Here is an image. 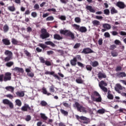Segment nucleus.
<instances>
[{
    "mask_svg": "<svg viewBox=\"0 0 126 126\" xmlns=\"http://www.w3.org/2000/svg\"><path fill=\"white\" fill-rule=\"evenodd\" d=\"M73 107L77 109L78 112L80 113H85V114L87 113V109L83 107V106L79 103L78 102H75V103L73 104Z\"/></svg>",
    "mask_w": 126,
    "mask_h": 126,
    "instance_id": "f257e3e1",
    "label": "nucleus"
},
{
    "mask_svg": "<svg viewBox=\"0 0 126 126\" xmlns=\"http://www.w3.org/2000/svg\"><path fill=\"white\" fill-rule=\"evenodd\" d=\"M33 108L34 106L32 105L30 107L29 104L25 103L24 106L21 107V110L23 111V112H29V113L33 114L34 113Z\"/></svg>",
    "mask_w": 126,
    "mask_h": 126,
    "instance_id": "f03ea898",
    "label": "nucleus"
},
{
    "mask_svg": "<svg viewBox=\"0 0 126 126\" xmlns=\"http://www.w3.org/2000/svg\"><path fill=\"white\" fill-rule=\"evenodd\" d=\"M92 98L94 102H100L102 101V97L97 91H94Z\"/></svg>",
    "mask_w": 126,
    "mask_h": 126,
    "instance_id": "7ed1b4c3",
    "label": "nucleus"
},
{
    "mask_svg": "<svg viewBox=\"0 0 126 126\" xmlns=\"http://www.w3.org/2000/svg\"><path fill=\"white\" fill-rule=\"evenodd\" d=\"M77 61H82L81 56L78 55L74 57L73 59L71 60L70 61V64L72 65V66H75L77 64Z\"/></svg>",
    "mask_w": 126,
    "mask_h": 126,
    "instance_id": "20e7f679",
    "label": "nucleus"
},
{
    "mask_svg": "<svg viewBox=\"0 0 126 126\" xmlns=\"http://www.w3.org/2000/svg\"><path fill=\"white\" fill-rule=\"evenodd\" d=\"M41 34L40 35V38L44 40V39H47L50 37V33L47 32L46 29H42L41 30Z\"/></svg>",
    "mask_w": 126,
    "mask_h": 126,
    "instance_id": "39448f33",
    "label": "nucleus"
},
{
    "mask_svg": "<svg viewBox=\"0 0 126 126\" xmlns=\"http://www.w3.org/2000/svg\"><path fill=\"white\" fill-rule=\"evenodd\" d=\"M4 55H5V56H8L5 58V62H9V61H11V60H12V56L13 54L11 51L9 50H6L4 52Z\"/></svg>",
    "mask_w": 126,
    "mask_h": 126,
    "instance_id": "423d86ee",
    "label": "nucleus"
},
{
    "mask_svg": "<svg viewBox=\"0 0 126 126\" xmlns=\"http://www.w3.org/2000/svg\"><path fill=\"white\" fill-rule=\"evenodd\" d=\"M76 118L77 120H78L79 121H85L83 122V123L85 124V125H88V124H89L90 122V121H89V119L85 116H79L78 115H76Z\"/></svg>",
    "mask_w": 126,
    "mask_h": 126,
    "instance_id": "0eeeda50",
    "label": "nucleus"
},
{
    "mask_svg": "<svg viewBox=\"0 0 126 126\" xmlns=\"http://www.w3.org/2000/svg\"><path fill=\"white\" fill-rule=\"evenodd\" d=\"M2 103L3 104H4V105H8L10 109H13V108L14 107V106L13 105V103L8 99H3Z\"/></svg>",
    "mask_w": 126,
    "mask_h": 126,
    "instance_id": "6e6552de",
    "label": "nucleus"
},
{
    "mask_svg": "<svg viewBox=\"0 0 126 126\" xmlns=\"http://www.w3.org/2000/svg\"><path fill=\"white\" fill-rule=\"evenodd\" d=\"M10 80H11V73L9 72L5 73L3 81L6 82V81H10Z\"/></svg>",
    "mask_w": 126,
    "mask_h": 126,
    "instance_id": "1a4fd4ad",
    "label": "nucleus"
},
{
    "mask_svg": "<svg viewBox=\"0 0 126 126\" xmlns=\"http://www.w3.org/2000/svg\"><path fill=\"white\" fill-rule=\"evenodd\" d=\"M45 74L49 75H53V76H54V77H55V78H57V79L58 80H61V78L60 77V76H59L57 74H55L54 71L50 72V71H46L45 72Z\"/></svg>",
    "mask_w": 126,
    "mask_h": 126,
    "instance_id": "9d476101",
    "label": "nucleus"
},
{
    "mask_svg": "<svg viewBox=\"0 0 126 126\" xmlns=\"http://www.w3.org/2000/svg\"><path fill=\"white\" fill-rule=\"evenodd\" d=\"M123 89H125V88L122 86L121 84H117L115 87V90L116 91V92H118V93L119 94H121L120 90H123Z\"/></svg>",
    "mask_w": 126,
    "mask_h": 126,
    "instance_id": "9b49d317",
    "label": "nucleus"
},
{
    "mask_svg": "<svg viewBox=\"0 0 126 126\" xmlns=\"http://www.w3.org/2000/svg\"><path fill=\"white\" fill-rule=\"evenodd\" d=\"M92 53H94V51L90 48H84L83 51L81 52L82 54H84L85 55H87L88 54H92Z\"/></svg>",
    "mask_w": 126,
    "mask_h": 126,
    "instance_id": "f8f14e48",
    "label": "nucleus"
},
{
    "mask_svg": "<svg viewBox=\"0 0 126 126\" xmlns=\"http://www.w3.org/2000/svg\"><path fill=\"white\" fill-rule=\"evenodd\" d=\"M116 6H118L120 9H124V8H126V5L125 4V3L123 1H119L117 2Z\"/></svg>",
    "mask_w": 126,
    "mask_h": 126,
    "instance_id": "ddd939ff",
    "label": "nucleus"
},
{
    "mask_svg": "<svg viewBox=\"0 0 126 126\" xmlns=\"http://www.w3.org/2000/svg\"><path fill=\"white\" fill-rule=\"evenodd\" d=\"M2 42L5 46H9L11 44L10 40L7 38L2 39Z\"/></svg>",
    "mask_w": 126,
    "mask_h": 126,
    "instance_id": "4468645a",
    "label": "nucleus"
},
{
    "mask_svg": "<svg viewBox=\"0 0 126 126\" xmlns=\"http://www.w3.org/2000/svg\"><path fill=\"white\" fill-rule=\"evenodd\" d=\"M116 76L117 77H119L120 78H121V77L123 78L124 77H126V74L125 72H120L116 74Z\"/></svg>",
    "mask_w": 126,
    "mask_h": 126,
    "instance_id": "2eb2a0df",
    "label": "nucleus"
},
{
    "mask_svg": "<svg viewBox=\"0 0 126 126\" xmlns=\"http://www.w3.org/2000/svg\"><path fill=\"white\" fill-rule=\"evenodd\" d=\"M66 36H67L68 37H70L72 40H73V39H75L74 34L72 33L70 31L68 30V32H67V34H66Z\"/></svg>",
    "mask_w": 126,
    "mask_h": 126,
    "instance_id": "dca6fc26",
    "label": "nucleus"
},
{
    "mask_svg": "<svg viewBox=\"0 0 126 126\" xmlns=\"http://www.w3.org/2000/svg\"><path fill=\"white\" fill-rule=\"evenodd\" d=\"M5 89L7 91H10L11 93H13V94H14V87L12 86H9L6 87Z\"/></svg>",
    "mask_w": 126,
    "mask_h": 126,
    "instance_id": "f3484780",
    "label": "nucleus"
},
{
    "mask_svg": "<svg viewBox=\"0 0 126 126\" xmlns=\"http://www.w3.org/2000/svg\"><path fill=\"white\" fill-rule=\"evenodd\" d=\"M40 115L41 118L42 119V120H43L44 123H45V124H49V123L46 122V121L48 120V117L46 116V115H45V114L44 113H40Z\"/></svg>",
    "mask_w": 126,
    "mask_h": 126,
    "instance_id": "a211bd4d",
    "label": "nucleus"
},
{
    "mask_svg": "<svg viewBox=\"0 0 126 126\" xmlns=\"http://www.w3.org/2000/svg\"><path fill=\"white\" fill-rule=\"evenodd\" d=\"M12 70H14V71H17V72H21V73H23V72H24L23 68L18 67H15L14 68L12 69Z\"/></svg>",
    "mask_w": 126,
    "mask_h": 126,
    "instance_id": "6ab92c4d",
    "label": "nucleus"
},
{
    "mask_svg": "<svg viewBox=\"0 0 126 126\" xmlns=\"http://www.w3.org/2000/svg\"><path fill=\"white\" fill-rule=\"evenodd\" d=\"M86 9L89 10L90 12H92L93 13H95V9H93V7L91 5H88L86 7Z\"/></svg>",
    "mask_w": 126,
    "mask_h": 126,
    "instance_id": "aec40b11",
    "label": "nucleus"
},
{
    "mask_svg": "<svg viewBox=\"0 0 126 126\" xmlns=\"http://www.w3.org/2000/svg\"><path fill=\"white\" fill-rule=\"evenodd\" d=\"M102 27L103 28H104V29H106V30H110V29H111V25L107 23L103 24L102 25Z\"/></svg>",
    "mask_w": 126,
    "mask_h": 126,
    "instance_id": "412c9836",
    "label": "nucleus"
},
{
    "mask_svg": "<svg viewBox=\"0 0 126 126\" xmlns=\"http://www.w3.org/2000/svg\"><path fill=\"white\" fill-rule=\"evenodd\" d=\"M97 75L99 79L101 78H106V77H107L106 74H105V73H102L101 72H99Z\"/></svg>",
    "mask_w": 126,
    "mask_h": 126,
    "instance_id": "4be33fe9",
    "label": "nucleus"
},
{
    "mask_svg": "<svg viewBox=\"0 0 126 126\" xmlns=\"http://www.w3.org/2000/svg\"><path fill=\"white\" fill-rule=\"evenodd\" d=\"M98 85L99 87H103L107 86L108 84H107V83H106V82L104 81L103 80H102L99 83Z\"/></svg>",
    "mask_w": 126,
    "mask_h": 126,
    "instance_id": "5701e85b",
    "label": "nucleus"
},
{
    "mask_svg": "<svg viewBox=\"0 0 126 126\" xmlns=\"http://www.w3.org/2000/svg\"><path fill=\"white\" fill-rule=\"evenodd\" d=\"M17 96H19V97H24L25 95V94L24 93V91L19 92L18 91L16 93Z\"/></svg>",
    "mask_w": 126,
    "mask_h": 126,
    "instance_id": "b1692460",
    "label": "nucleus"
},
{
    "mask_svg": "<svg viewBox=\"0 0 126 126\" xmlns=\"http://www.w3.org/2000/svg\"><path fill=\"white\" fill-rule=\"evenodd\" d=\"M54 38L55 40H58L60 41V40H62L63 39L62 36H61V35L58 33L54 34Z\"/></svg>",
    "mask_w": 126,
    "mask_h": 126,
    "instance_id": "393cba45",
    "label": "nucleus"
},
{
    "mask_svg": "<svg viewBox=\"0 0 126 126\" xmlns=\"http://www.w3.org/2000/svg\"><path fill=\"white\" fill-rule=\"evenodd\" d=\"M60 112L62 115H63L65 117H67V116H68V112L64 110V109H61Z\"/></svg>",
    "mask_w": 126,
    "mask_h": 126,
    "instance_id": "a878e982",
    "label": "nucleus"
},
{
    "mask_svg": "<svg viewBox=\"0 0 126 126\" xmlns=\"http://www.w3.org/2000/svg\"><path fill=\"white\" fill-rule=\"evenodd\" d=\"M92 23L94 26H96V27L100 25V21L98 20H94L92 21Z\"/></svg>",
    "mask_w": 126,
    "mask_h": 126,
    "instance_id": "bb28decb",
    "label": "nucleus"
},
{
    "mask_svg": "<svg viewBox=\"0 0 126 126\" xmlns=\"http://www.w3.org/2000/svg\"><path fill=\"white\" fill-rule=\"evenodd\" d=\"M79 31L81 33H85V32H87V29L85 27H81Z\"/></svg>",
    "mask_w": 126,
    "mask_h": 126,
    "instance_id": "cd10ccee",
    "label": "nucleus"
},
{
    "mask_svg": "<svg viewBox=\"0 0 126 126\" xmlns=\"http://www.w3.org/2000/svg\"><path fill=\"white\" fill-rule=\"evenodd\" d=\"M45 44V45H49V46H51V47H56V44L53 43V42L51 41H46Z\"/></svg>",
    "mask_w": 126,
    "mask_h": 126,
    "instance_id": "c85d7f7f",
    "label": "nucleus"
},
{
    "mask_svg": "<svg viewBox=\"0 0 126 126\" xmlns=\"http://www.w3.org/2000/svg\"><path fill=\"white\" fill-rule=\"evenodd\" d=\"M14 64V63L12 61H10L6 63L5 65L7 67H11L12 65Z\"/></svg>",
    "mask_w": 126,
    "mask_h": 126,
    "instance_id": "c756f323",
    "label": "nucleus"
},
{
    "mask_svg": "<svg viewBox=\"0 0 126 126\" xmlns=\"http://www.w3.org/2000/svg\"><path fill=\"white\" fill-rule=\"evenodd\" d=\"M3 30L4 33H6V32H8V30H9V27H8V26L6 24L3 27Z\"/></svg>",
    "mask_w": 126,
    "mask_h": 126,
    "instance_id": "7c9ffc66",
    "label": "nucleus"
},
{
    "mask_svg": "<svg viewBox=\"0 0 126 126\" xmlns=\"http://www.w3.org/2000/svg\"><path fill=\"white\" fill-rule=\"evenodd\" d=\"M91 64L93 67H96V66H98V65H99V63L97 61H94L92 62Z\"/></svg>",
    "mask_w": 126,
    "mask_h": 126,
    "instance_id": "2f4dec72",
    "label": "nucleus"
},
{
    "mask_svg": "<svg viewBox=\"0 0 126 126\" xmlns=\"http://www.w3.org/2000/svg\"><path fill=\"white\" fill-rule=\"evenodd\" d=\"M105 112L106 110L104 108H102L101 109L98 110L97 112L100 115H103V114H105Z\"/></svg>",
    "mask_w": 126,
    "mask_h": 126,
    "instance_id": "473e14b6",
    "label": "nucleus"
},
{
    "mask_svg": "<svg viewBox=\"0 0 126 126\" xmlns=\"http://www.w3.org/2000/svg\"><path fill=\"white\" fill-rule=\"evenodd\" d=\"M11 40H12L11 42L13 45H18V43H19V42L17 41V40H16L15 38H12Z\"/></svg>",
    "mask_w": 126,
    "mask_h": 126,
    "instance_id": "72a5a7b5",
    "label": "nucleus"
},
{
    "mask_svg": "<svg viewBox=\"0 0 126 126\" xmlns=\"http://www.w3.org/2000/svg\"><path fill=\"white\" fill-rule=\"evenodd\" d=\"M110 12L111 14H115V13H118V10H116V8L113 7L110 10Z\"/></svg>",
    "mask_w": 126,
    "mask_h": 126,
    "instance_id": "f704fd0d",
    "label": "nucleus"
},
{
    "mask_svg": "<svg viewBox=\"0 0 126 126\" xmlns=\"http://www.w3.org/2000/svg\"><path fill=\"white\" fill-rule=\"evenodd\" d=\"M38 47H40V48H42V49H43V50H45V49H46V48H48V46H47V45L43 44V43H39L38 45Z\"/></svg>",
    "mask_w": 126,
    "mask_h": 126,
    "instance_id": "c9c22d12",
    "label": "nucleus"
},
{
    "mask_svg": "<svg viewBox=\"0 0 126 126\" xmlns=\"http://www.w3.org/2000/svg\"><path fill=\"white\" fill-rule=\"evenodd\" d=\"M8 9L10 11L13 12V11H15L16 8H15V7L14 5H13V6H10L8 7Z\"/></svg>",
    "mask_w": 126,
    "mask_h": 126,
    "instance_id": "e433bc0d",
    "label": "nucleus"
},
{
    "mask_svg": "<svg viewBox=\"0 0 126 126\" xmlns=\"http://www.w3.org/2000/svg\"><path fill=\"white\" fill-rule=\"evenodd\" d=\"M67 32H68V30H61L60 31V33L63 34V35H65V36H66V34H67Z\"/></svg>",
    "mask_w": 126,
    "mask_h": 126,
    "instance_id": "4c0bfd02",
    "label": "nucleus"
},
{
    "mask_svg": "<svg viewBox=\"0 0 126 126\" xmlns=\"http://www.w3.org/2000/svg\"><path fill=\"white\" fill-rule=\"evenodd\" d=\"M54 19H55V18H54V17L53 16H50L48 17L46 19V21H53Z\"/></svg>",
    "mask_w": 126,
    "mask_h": 126,
    "instance_id": "58836bf2",
    "label": "nucleus"
},
{
    "mask_svg": "<svg viewBox=\"0 0 126 126\" xmlns=\"http://www.w3.org/2000/svg\"><path fill=\"white\" fill-rule=\"evenodd\" d=\"M118 52H116L115 51H112L111 52V56L113 57H118Z\"/></svg>",
    "mask_w": 126,
    "mask_h": 126,
    "instance_id": "ea45409f",
    "label": "nucleus"
},
{
    "mask_svg": "<svg viewBox=\"0 0 126 126\" xmlns=\"http://www.w3.org/2000/svg\"><path fill=\"white\" fill-rule=\"evenodd\" d=\"M15 102L16 103V105L17 106H19V107H21V105H22V103H21V101H20V99H16L15 100Z\"/></svg>",
    "mask_w": 126,
    "mask_h": 126,
    "instance_id": "a19ab883",
    "label": "nucleus"
},
{
    "mask_svg": "<svg viewBox=\"0 0 126 126\" xmlns=\"http://www.w3.org/2000/svg\"><path fill=\"white\" fill-rule=\"evenodd\" d=\"M100 89L103 91L104 93H107L108 92V89L106 87H99Z\"/></svg>",
    "mask_w": 126,
    "mask_h": 126,
    "instance_id": "79ce46f5",
    "label": "nucleus"
},
{
    "mask_svg": "<svg viewBox=\"0 0 126 126\" xmlns=\"http://www.w3.org/2000/svg\"><path fill=\"white\" fill-rule=\"evenodd\" d=\"M40 104L42 107H46V106L48 105V103H47L45 100H42L41 101Z\"/></svg>",
    "mask_w": 126,
    "mask_h": 126,
    "instance_id": "37998d69",
    "label": "nucleus"
},
{
    "mask_svg": "<svg viewBox=\"0 0 126 126\" xmlns=\"http://www.w3.org/2000/svg\"><path fill=\"white\" fill-rule=\"evenodd\" d=\"M86 68L88 71H92V66L90 65H87L86 66Z\"/></svg>",
    "mask_w": 126,
    "mask_h": 126,
    "instance_id": "c03bdc74",
    "label": "nucleus"
},
{
    "mask_svg": "<svg viewBox=\"0 0 126 126\" xmlns=\"http://www.w3.org/2000/svg\"><path fill=\"white\" fill-rule=\"evenodd\" d=\"M77 63L78 66H80V67L83 68V67H84V66H85V65H84V64L82 63H81L80 62H77Z\"/></svg>",
    "mask_w": 126,
    "mask_h": 126,
    "instance_id": "a18cd8bd",
    "label": "nucleus"
},
{
    "mask_svg": "<svg viewBox=\"0 0 126 126\" xmlns=\"http://www.w3.org/2000/svg\"><path fill=\"white\" fill-rule=\"evenodd\" d=\"M104 13L106 15H110V10L108 9H106L105 10H104Z\"/></svg>",
    "mask_w": 126,
    "mask_h": 126,
    "instance_id": "49530a36",
    "label": "nucleus"
},
{
    "mask_svg": "<svg viewBox=\"0 0 126 126\" xmlns=\"http://www.w3.org/2000/svg\"><path fill=\"white\" fill-rule=\"evenodd\" d=\"M76 82L79 84H81L83 83V80H82L81 79H76Z\"/></svg>",
    "mask_w": 126,
    "mask_h": 126,
    "instance_id": "de8ad7c7",
    "label": "nucleus"
},
{
    "mask_svg": "<svg viewBox=\"0 0 126 126\" xmlns=\"http://www.w3.org/2000/svg\"><path fill=\"white\" fill-rule=\"evenodd\" d=\"M81 44L80 43H76L75 45L73 47V49H78L79 48H80Z\"/></svg>",
    "mask_w": 126,
    "mask_h": 126,
    "instance_id": "09e8293b",
    "label": "nucleus"
},
{
    "mask_svg": "<svg viewBox=\"0 0 126 126\" xmlns=\"http://www.w3.org/2000/svg\"><path fill=\"white\" fill-rule=\"evenodd\" d=\"M49 91L50 92H55V87L54 86V85H52L50 87Z\"/></svg>",
    "mask_w": 126,
    "mask_h": 126,
    "instance_id": "8fccbe9b",
    "label": "nucleus"
},
{
    "mask_svg": "<svg viewBox=\"0 0 126 126\" xmlns=\"http://www.w3.org/2000/svg\"><path fill=\"white\" fill-rule=\"evenodd\" d=\"M73 27L75 28L76 30H78V31H79V29H80V26L75 24L73 25Z\"/></svg>",
    "mask_w": 126,
    "mask_h": 126,
    "instance_id": "3c124183",
    "label": "nucleus"
},
{
    "mask_svg": "<svg viewBox=\"0 0 126 126\" xmlns=\"http://www.w3.org/2000/svg\"><path fill=\"white\" fill-rule=\"evenodd\" d=\"M75 21L76 23H80L81 22V19L79 17H76L75 18Z\"/></svg>",
    "mask_w": 126,
    "mask_h": 126,
    "instance_id": "603ef678",
    "label": "nucleus"
},
{
    "mask_svg": "<svg viewBox=\"0 0 126 126\" xmlns=\"http://www.w3.org/2000/svg\"><path fill=\"white\" fill-rule=\"evenodd\" d=\"M107 98L109 99V100H113V99H114V95H113L112 94H109L107 95Z\"/></svg>",
    "mask_w": 126,
    "mask_h": 126,
    "instance_id": "864d4df0",
    "label": "nucleus"
},
{
    "mask_svg": "<svg viewBox=\"0 0 126 126\" xmlns=\"http://www.w3.org/2000/svg\"><path fill=\"white\" fill-rule=\"evenodd\" d=\"M59 19L62 20L63 21H64V20H66V17L65 16L62 15L59 17Z\"/></svg>",
    "mask_w": 126,
    "mask_h": 126,
    "instance_id": "5fc2aeb1",
    "label": "nucleus"
},
{
    "mask_svg": "<svg viewBox=\"0 0 126 126\" xmlns=\"http://www.w3.org/2000/svg\"><path fill=\"white\" fill-rule=\"evenodd\" d=\"M25 121L27 122H29L30 121H31V116L28 115L25 118Z\"/></svg>",
    "mask_w": 126,
    "mask_h": 126,
    "instance_id": "6e6d98bb",
    "label": "nucleus"
},
{
    "mask_svg": "<svg viewBox=\"0 0 126 126\" xmlns=\"http://www.w3.org/2000/svg\"><path fill=\"white\" fill-rule=\"evenodd\" d=\"M116 48H117V46L115 45H111L110 47V50L114 51Z\"/></svg>",
    "mask_w": 126,
    "mask_h": 126,
    "instance_id": "4d7b16f0",
    "label": "nucleus"
},
{
    "mask_svg": "<svg viewBox=\"0 0 126 126\" xmlns=\"http://www.w3.org/2000/svg\"><path fill=\"white\" fill-rule=\"evenodd\" d=\"M31 15L32 17L35 18V17H37V14L36 12H32Z\"/></svg>",
    "mask_w": 126,
    "mask_h": 126,
    "instance_id": "13d9d810",
    "label": "nucleus"
},
{
    "mask_svg": "<svg viewBox=\"0 0 126 126\" xmlns=\"http://www.w3.org/2000/svg\"><path fill=\"white\" fill-rule=\"evenodd\" d=\"M24 52L25 55H26L27 57H31V54H30V53H29V52H28V51L25 50Z\"/></svg>",
    "mask_w": 126,
    "mask_h": 126,
    "instance_id": "bf43d9fd",
    "label": "nucleus"
},
{
    "mask_svg": "<svg viewBox=\"0 0 126 126\" xmlns=\"http://www.w3.org/2000/svg\"><path fill=\"white\" fill-rule=\"evenodd\" d=\"M44 63L45 64H46V65H47V66H50L52 65V63L49 61H46Z\"/></svg>",
    "mask_w": 126,
    "mask_h": 126,
    "instance_id": "052dcab7",
    "label": "nucleus"
},
{
    "mask_svg": "<svg viewBox=\"0 0 126 126\" xmlns=\"http://www.w3.org/2000/svg\"><path fill=\"white\" fill-rule=\"evenodd\" d=\"M98 45L99 46H102V44H103V39L102 38H99L98 41Z\"/></svg>",
    "mask_w": 126,
    "mask_h": 126,
    "instance_id": "680f3d73",
    "label": "nucleus"
},
{
    "mask_svg": "<svg viewBox=\"0 0 126 126\" xmlns=\"http://www.w3.org/2000/svg\"><path fill=\"white\" fill-rule=\"evenodd\" d=\"M104 36L106 37V38H110V37L111 36V35H110V33L108 32H105Z\"/></svg>",
    "mask_w": 126,
    "mask_h": 126,
    "instance_id": "e2e57ef3",
    "label": "nucleus"
},
{
    "mask_svg": "<svg viewBox=\"0 0 126 126\" xmlns=\"http://www.w3.org/2000/svg\"><path fill=\"white\" fill-rule=\"evenodd\" d=\"M39 60H40V63H46L45 59H44V58H43V57H40Z\"/></svg>",
    "mask_w": 126,
    "mask_h": 126,
    "instance_id": "0e129e2a",
    "label": "nucleus"
},
{
    "mask_svg": "<svg viewBox=\"0 0 126 126\" xmlns=\"http://www.w3.org/2000/svg\"><path fill=\"white\" fill-rule=\"evenodd\" d=\"M27 75L30 77H34V73L31 72L30 73H28Z\"/></svg>",
    "mask_w": 126,
    "mask_h": 126,
    "instance_id": "69168bd1",
    "label": "nucleus"
},
{
    "mask_svg": "<svg viewBox=\"0 0 126 126\" xmlns=\"http://www.w3.org/2000/svg\"><path fill=\"white\" fill-rule=\"evenodd\" d=\"M4 77V75L2 74L0 75V82H2V81H3Z\"/></svg>",
    "mask_w": 126,
    "mask_h": 126,
    "instance_id": "338daca9",
    "label": "nucleus"
},
{
    "mask_svg": "<svg viewBox=\"0 0 126 126\" xmlns=\"http://www.w3.org/2000/svg\"><path fill=\"white\" fill-rule=\"evenodd\" d=\"M122 70V66H118L116 67V71H121Z\"/></svg>",
    "mask_w": 126,
    "mask_h": 126,
    "instance_id": "774afa93",
    "label": "nucleus"
}]
</instances>
